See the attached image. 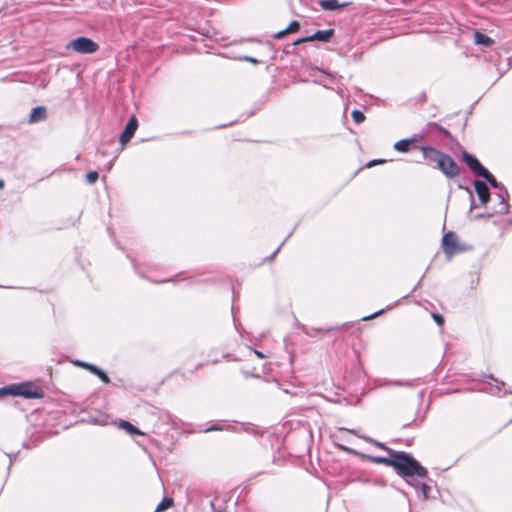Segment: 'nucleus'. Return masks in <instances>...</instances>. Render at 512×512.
<instances>
[{
  "instance_id": "1",
  "label": "nucleus",
  "mask_w": 512,
  "mask_h": 512,
  "mask_svg": "<svg viewBox=\"0 0 512 512\" xmlns=\"http://www.w3.org/2000/svg\"><path fill=\"white\" fill-rule=\"evenodd\" d=\"M363 458L375 464H384L394 468L396 473L406 479L407 483L417 486L419 483L412 481L415 475L424 478L427 476V470L415 458L404 451H391V456H372L362 455Z\"/></svg>"
},
{
  "instance_id": "2",
  "label": "nucleus",
  "mask_w": 512,
  "mask_h": 512,
  "mask_svg": "<svg viewBox=\"0 0 512 512\" xmlns=\"http://www.w3.org/2000/svg\"><path fill=\"white\" fill-rule=\"evenodd\" d=\"M4 396H22L26 399H40L43 391L31 383L9 384L0 388V398Z\"/></svg>"
},
{
  "instance_id": "3",
  "label": "nucleus",
  "mask_w": 512,
  "mask_h": 512,
  "mask_svg": "<svg viewBox=\"0 0 512 512\" xmlns=\"http://www.w3.org/2000/svg\"><path fill=\"white\" fill-rule=\"evenodd\" d=\"M67 50H73L81 54H92L99 49V45L90 38L78 37L66 45Z\"/></svg>"
},
{
  "instance_id": "4",
  "label": "nucleus",
  "mask_w": 512,
  "mask_h": 512,
  "mask_svg": "<svg viewBox=\"0 0 512 512\" xmlns=\"http://www.w3.org/2000/svg\"><path fill=\"white\" fill-rule=\"evenodd\" d=\"M437 168L449 179L457 177L460 173V168L457 163L447 154L443 155Z\"/></svg>"
},
{
  "instance_id": "5",
  "label": "nucleus",
  "mask_w": 512,
  "mask_h": 512,
  "mask_svg": "<svg viewBox=\"0 0 512 512\" xmlns=\"http://www.w3.org/2000/svg\"><path fill=\"white\" fill-rule=\"evenodd\" d=\"M499 204L496 208H494L491 212L488 214V218L493 217L494 215H506L509 213V193L507 189L505 188L502 191H499L496 194Z\"/></svg>"
},
{
  "instance_id": "6",
  "label": "nucleus",
  "mask_w": 512,
  "mask_h": 512,
  "mask_svg": "<svg viewBox=\"0 0 512 512\" xmlns=\"http://www.w3.org/2000/svg\"><path fill=\"white\" fill-rule=\"evenodd\" d=\"M442 247L447 256H452L456 252L462 251V248L457 246V235L452 231L444 234L442 238Z\"/></svg>"
},
{
  "instance_id": "7",
  "label": "nucleus",
  "mask_w": 512,
  "mask_h": 512,
  "mask_svg": "<svg viewBox=\"0 0 512 512\" xmlns=\"http://www.w3.org/2000/svg\"><path fill=\"white\" fill-rule=\"evenodd\" d=\"M462 158L469 169L478 177H481L487 170L475 156L469 154L465 150L462 152Z\"/></svg>"
},
{
  "instance_id": "8",
  "label": "nucleus",
  "mask_w": 512,
  "mask_h": 512,
  "mask_svg": "<svg viewBox=\"0 0 512 512\" xmlns=\"http://www.w3.org/2000/svg\"><path fill=\"white\" fill-rule=\"evenodd\" d=\"M138 128V120L135 116H132L126 123L125 129L120 135L119 141L122 146H125L131 138L134 136Z\"/></svg>"
},
{
  "instance_id": "9",
  "label": "nucleus",
  "mask_w": 512,
  "mask_h": 512,
  "mask_svg": "<svg viewBox=\"0 0 512 512\" xmlns=\"http://www.w3.org/2000/svg\"><path fill=\"white\" fill-rule=\"evenodd\" d=\"M473 186L478 195L481 205H486L490 200V191L487 184L481 180H474Z\"/></svg>"
},
{
  "instance_id": "10",
  "label": "nucleus",
  "mask_w": 512,
  "mask_h": 512,
  "mask_svg": "<svg viewBox=\"0 0 512 512\" xmlns=\"http://www.w3.org/2000/svg\"><path fill=\"white\" fill-rule=\"evenodd\" d=\"M340 430H343V431H347L361 439H363L364 441L368 442V443H371L373 444L374 446L382 449V450H385L387 453H388V456H391V451H394L393 449L389 448L388 446H386L384 443L382 442H379L367 435H362V434H359L357 430L355 429H346V428H340Z\"/></svg>"
},
{
  "instance_id": "11",
  "label": "nucleus",
  "mask_w": 512,
  "mask_h": 512,
  "mask_svg": "<svg viewBox=\"0 0 512 512\" xmlns=\"http://www.w3.org/2000/svg\"><path fill=\"white\" fill-rule=\"evenodd\" d=\"M421 151L425 159L431 162H435L437 165L439 161L442 159L443 155L445 154L431 146H423L421 147Z\"/></svg>"
},
{
  "instance_id": "12",
  "label": "nucleus",
  "mask_w": 512,
  "mask_h": 512,
  "mask_svg": "<svg viewBox=\"0 0 512 512\" xmlns=\"http://www.w3.org/2000/svg\"><path fill=\"white\" fill-rule=\"evenodd\" d=\"M47 118V110L43 106H38L32 109L30 116H29V122L30 123H37L40 121H44Z\"/></svg>"
},
{
  "instance_id": "13",
  "label": "nucleus",
  "mask_w": 512,
  "mask_h": 512,
  "mask_svg": "<svg viewBox=\"0 0 512 512\" xmlns=\"http://www.w3.org/2000/svg\"><path fill=\"white\" fill-rule=\"evenodd\" d=\"M333 34H334L333 29L318 30L314 34L307 36L306 39H309L311 41L317 40V41L327 42L333 36Z\"/></svg>"
},
{
  "instance_id": "14",
  "label": "nucleus",
  "mask_w": 512,
  "mask_h": 512,
  "mask_svg": "<svg viewBox=\"0 0 512 512\" xmlns=\"http://www.w3.org/2000/svg\"><path fill=\"white\" fill-rule=\"evenodd\" d=\"M474 42L477 45H482L485 47H491L494 44V40L492 38L479 31L474 33Z\"/></svg>"
},
{
  "instance_id": "15",
  "label": "nucleus",
  "mask_w": 512,
  "mask_h": 512,
  "mask_svg": "<svg viewBox=\"0 0 512 512\" xmlns=\"http://www.w3.org/2000/svg\"><path fill=\"white\" fill-rule=\"evenodd\" d=\"M319 5L326 11H335L344 7L346 4H339L337 0H321Z\"/></svg>"
},
{
  "instance_id": "16",
  "label": "nucleus",
  "mask_w": 512,
  "mask_h": 512,
  "mask_svg": "<svg viewBox=\"0 0 512 512\" xmlns=\"http://www.w3.org/2000/svg\"><path fill=\"white\" fill-rule=\"evenodd\" d=\"M119 427L124 429L130 435H142V432L128 421L121 420Z\"/></svg>"
},
{
  "instance_id": "17",
  "label": "nucleus",
  "mask_w": 512,
  "mask_h": 512,
  "mask_svg": "<svg viewBox=\"0 0 512 512\" xmlns=\"http://www.w3.org/2000/svg\"><path fill=\"white\" fill-rule=\"evenodd\" d=\"M438 131L439 133L443 134L446 138H451V133L445 129L444 127L438 125L435 122H430L427 124V132H433Z\"/></svg>"
},
{
  "instance_id": "18",
  "label": "nucleus",
  "mask_w": 512,
  "mask_h": 512,
  "mask_svg": "<svg viewBox=\"0 0 512 512\" xmlns=\"http://www.w3.org/2000/svg\"><path fill=\"white\" fill-rule=\"evenodd\" d=\"M89 371L93 374H95L96 376L99 377V379L105 383V384H109L110 383V378L108 377V375L106 374V372H104L103 370H101L99 367L95 366L92 364V366H89Z\"/></svg>"
},
{
  "instance_id": "19",
  "label": "nucleus",
  "mask_w": 512,
  "mask_h": 512,
  "mask_svg": "<svg viewBox=\"0 0 512 512\" xmlns=\"http://www.w3.org/2000/svg\"><path fill=\"white\" fill-rule=\"evenodd\" d=\"M411 143L412 140L410 139L399 140L394 144V149L398 152H407Z\"/></svg>"
},
{
  "instance_id": "20",
  "label": "nucleus",
  "mask_w": 512,
  "mask_h": 512,
  "mask_svg": "<svg viewBox=\"0 0 512 512\" xmlns=\"http://www.w3.org/2000/svg\"><path fill=\"white\" fill-rule=\"evenodd\" d=\"M172 498L165 497L156 507L155 512H163L173 505Z\"/></svg>"
},
{
  "instance_id": "21",
  "label": "nucleus",
  "mask_w": 512,
  "mask_h": 512,
  "mask_svg": "<svg viewBox=\"0 0 512 512\" xmlns=\"http://www.w3.org/2000/svg\"><path fill=\"white\" fill-rule=\"evenodd\" d=\"M352 118L356 124H360L365 120V115L362 111L355 109L352 111Z\"/></svg>"
},
{
  "instance_id": "22",
  "label": "nucleus",
  "mask_w": 512,
  "mask_h": 512,
  "mask_svg": "<svg viewBox=\"0 0 512 512\" xmlns=\"http://www.w3.org/2000/svg\"><path fill=\"white\" fill-rule=\"evenodd\" d=\"M481 177L485 179V181H487L493 188L499 183L488 170H486Z\"/></svg>"
},
{
  "instance_id": "23",
  "label": "nucleus",
  "mask_w": 512,
  "mask_h": 512,
  "mask_svg": "<svg viewBox=\"0 0 512 512\" xmlns=\"http://www.w3.org/2000/svg\"><path fill=\"white\" fill-rule=\"evenodd\" d=\"M99 178L97 171H90L86 174V180L89 184H94Z\"/></svg>"
},
{
  "instance_id": "24",
  "label": "nucleus",
  "mask_w": 512,
  "mask_h": 512,
  "mask_svg": "<svg viewBox=\"0 0 512 512\" xmlns=\"http://www.w3.org/2000/svg\"><path fill=\"white\" fill-rule=\"evenodd\" d=\"M300 29V23L296 20L292 21L289 26L286 28L287 33H294Z\"/></svg>"
},
{
  "instance_id": "25",
  "label": "nucleus",
  "mask_w": 512,
  "mask_h": 512,
  "mask_svg": "<svg viewBox=\"0 0 512 512\" xmlns=\"http://www.w3.org/2000/svg\"><path fill=\"white\" fill-rule=\"evenodd\" d=\"M466 190L469 193L470 199H471V204H470V209H469V213H471L477 207V205L475 203L472 191L469 188H466Z\"/></svg>"
},
{
  "instance_id": "26",
  "label": "nucleus",
  "mask_w": 512,
  "mask_h": 512,
  "mask_svg": "<svg viewBox=\"0 0 512 512\" xmlns=\"http://www.w3.org/2000/svg\"><path fill=\"white\" fill-rule=\"evenodd\" d=\"M432 318L434 319V321L439 325H443L444 323V317L440 314H437V313H433L432 314Z\"/></svg>"
},
{
  "instance_id": "27",
  "label": "nucleus",
  "mask_w": 512,
  "mask_h": 512,
  "mask_svg": "<svg viewBox=\"0 0 512 512\" xmlns=\"http://www.w3.org/2000/svg\"><path fill=\"white\" fill-rule=\"evenodd\" d=\"M421 491H422V494H423V498L424 499L428 498V493L430 491V486H428L425 483H422L421 484Z\"/></svg>"
},
{
  "instance_id": "28",
  "label": "nucleus",
  "mask_w": 512,
  "mask_h": 512,
  "mask_svg": "<svg viewBox=\"0 0 512 512\" xmlns=\"http://www.w3.org/2000/svg\"><path fill=\"white\" fill-rule=\"evenodd\" d=\"M74 364L87 370H89V366H92V364L80 360L75 361Z\"/></svg>"
},
{
  "instance_id": "29",
  "label": "nucleus",
  "mask_w": 512,
  "mask_h": 512,
  "mask_svg": "<svg viewBox=\"0 0 512 512\" xmlns=\"http://www.w3.org/2000/svg\"><path fill=\"white\" fill-rule=\"evenodd\" d=\"M287 34H288V33H287V30H286V29H284V30H281V31L277 32L276 34H274V35H273V38H274V39H282V38H284Z\"/></svg>"
},
{
  "instance_id": "30",
  "label": "nucleus",
  "mask_w": 512,
  "mask_h": 512,
  "mask_svg": "<svg viewBox=\"0 0 512 512\" xmlns=\"http://www.w3.org/2000/svg\"><path fill=\"white\" fill-rule=\"evenodd\" d=\"M241 59L244 61L253 63V64H259V60H257L256 58H253L251 56H243Z\"/></svg>"
},
{
  "instance_id": "31",
  "label": "nucleus",
  "mask_w": 512,
  "mask_h": 512,
  "mask_svg": "<svg viewBox=\"0 0 512 512\" xmlns=\"http://www.w3.org/2000/svg\"><path fill=\"white\" fill-rule=\"evenodd\" d=\"M384 162H385V160H382V159H376V160H372V161H370V162L367 164V166H368V167H371V166H374V165H376V164H380V163H384Z\"/></svg>"
},
{
  "instance_id": "32",
  "label": "nucleus",
  "mask_w": 512,
  "mask_h": 512,
  "mask_svg": "<svg viewBox=\"0 0 512 512\" xmlns=\"http://www.w3.org/2000/svg\"><path fill=\"white\" fill-rule=\"evenodd\" d=\"M382 312H383V310H379V311L371 314L370 316L364 317L363 320L374 318V317L380 315Z\"/></svg>"
},
{
  "instance_id": "33",
  "label": "nucleus",
  "mask_w": 512,
  "mask_h": 512,
  "mask_svg": "<svg viewBox=\"0 0 512 512\" xmlns=\"http://www.w3.org/2000/svg\"><path fill=\"white\" fill-rule=\"evenodd\" d=\"M219 430H222V428L217 426V425H214V426H211V427L207 428L206 432H209V431H219Z\"/></svg>"
},
{
  "instance_id": "34",
  "label": "nucleus",
  "mask_w": 512,
  "mask_h": 512,
  "mask_svg": "<svg viewBox=\"0 0 512 512\" xmlns=\"http://www.w3.org/2000/svg\"><path fill=\"white\" fill-rule=\"evenodd\" d=\"M307 41H310L309 39H306V37L304 38H299L297 39L296 41H294V45H297V44H300V43H303V42H307Z\"/></svg>"
},
{
  "instance_id": "35",
  "label": "nucleus",
  "mask_w": 512,
  "mask_h": 512,
  "mask_svg": "<svg viewBox=\"0 0 512 512\" xmlns=\"http://www.w3.org/2000/svg\"><path fill=\"white\" fill-rule=\"evenodd\" d=\"M341 449H343L344 451H347L349 453H352V454H357L356 451H354L353 449H350V448H347L345 446H340Z\"/></svg>"
},
{
  "instance_id": "36",
  "label": "nucleus",
  "mask_w": 512,
  "mask_h": 512,
  "mask_svg": "<svg viewBox=\"0 0 512 512\" xmlns=\"http://www.w3.org/2000/svg\"><path fill=\"white\" fill-rule=\"evenodd\" d=\"M494 188L498 189L499 191H502L505 189V186L499 182Z\"/></svg>"
},
{
  "instance_id": "37",
  "label": "nucleus",
  "mask_w": 512,
  "mask_h": 512,
  "mask_svg": "<svg viewBox=\"0 0 512 512\" xmlns=\"http://www.w3.org/2000/svg\"><path fill=\"white\" fill-rule=\"evenodd\" d=\"M385 385H403L401 382H386Z\"/></svg>"
},
{
  "instance_id": "38",
  "label": "nucleus",
  "mask_w": 512,
  "mask_h": 512,
  "mask_svg": "<svg viewBox=\"0 0 512 512\" xmlns=\"http://www.w3.org/2000/svg\"><path fill=\"white\" fill-rule=\"evenodd\" d=\"M488 214H489V213H487L486 215H484V214H478V215H476V216H475V219H481V218H483V217H488Z\"/></svg>"
},
{
  "instance_id": "39",
  "label": "nucleus",
  "mask_w": 512,
  "mask_h": 512,
  "mask_svg": "<svg viewBox=\"0 0 512 512\" xmlns=\"http://www.w3.org/2000/svg\"><path fill=\"white\" fill-rule=\"evenodd\" d=\"M280 248H281V245L275 250V252L271 256V258H273L279 252Z\"/></svg>"
},
{
  "instance_id": "40",
  "label": "nucleus",
  "mask_w": 512,
  "mask_h": 512,
  "mask_svg": "<svg viewBox=\"0 0 512 512\" xmlns=\"http://www.w3.org/2000/svg\"><path fill=\"white\" fill-rule=\"evenodd\" d=\"M9 457H10V465H11L13 460H14V458L16 457V454L15 455H9Z\"/></svg>"
},
{
  "instance_id": "41",
  "label": "nucleus",
  "mask_w": 512,
  "mask_h": 512,
  "mask_svg": "<svg viewBox=\"0 0 512 512\" xmlns=\"http://www.w3.org/2000/svg\"><path fill=\"white\" fill-rule=\"evenodd\" d=\"M255 353H256V354H257V356H258V357H260V358H263V357H264V355H263L261 352H259V351H255Z\"/></svg>"
},
{
  "instance_id": "42",
  "label": "nucleus",
  "mask_w": 512,
  "mask_h": 512,
  "mask_svg": "<svg viewBox=\"0 0 512 512\" xmlns=\"http://www.w3.org/2000/svg\"><path fill=\"white\" fill-rule=\"evenodd\" d=\"M3 188H4V181L0 180V189H3Z\"/></svg>"
},
{
  "instance_id": "43",
  "label": "nucleus",
  "mask_w": 512,
  "mask_h": 512,
  "mask_svg": "<svg viewBox=\"0 0 512 512\" xmlns=\"http://www.w3.org/2000/svg\"><path fill=\"white\" fill-rule=\"evenodd\" d=\"M510 393L512 394V391Z\"/></svg>"
}]
</instances>
